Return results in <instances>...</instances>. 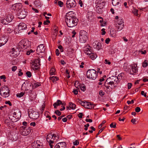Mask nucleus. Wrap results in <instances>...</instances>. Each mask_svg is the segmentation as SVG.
<instances>
[{
    "label": "nucleus",
    "instance_id": "obj_1",
    "mask_svg": "<svg viewBox=\"0 0 148 148\" xmlns=\"http://www.w3.org/2000/svg\"><path fill=\"white\" fill-rule=\"evenodd\" d=\"M119 81L118 77L116 76H112L107 79L104 86L107 89H109V87L111 88H114Z\"/></svg>",
    "mask_w": 148,
    "mask_h": 148
},
{
    "label": "nucleus",
    "instance_id": "obj_2",
    "mask_svg": "<svg viewBox=\"0 0 148 148\" xmlns=\"http://www.w3.org/2000/svg\"><path fill=\"white\" fill-rule=\"evenodd\" d=\"M65 21L68 27H73L77 25L78 20L75 17L66 15L65 16Z\"/></svg>",
    "mask_w": 148,
    "mask_h": 148
},
{
    "label": "nucleus",
    "instance_id": "obj_3",
    "mask_svg": "<svg viewBox=\"0 0 148 148\" xmlns=\"http://www.w3.org/2000/svg\"><path fill=\"white\" fill-rule=\"evenodd\" d=\"M59 138V136H57L55 134L49 133L47 137V141L49 143V145L51 148H53V145L52 144L54 142V140L56 139L58 140Z\"/></svg>",
    "mask_w": 148,
    "mask_h": 148
},
{
    "label": "nucleus",
    "instance_id": "obj_4",
    "mask_svg": "<svg viewBox=\"0 0 148 148\" xmlns=\"http://www.w3.org/2000/svg\"><path fill=\"white\" fill-rule=\"evenodd\" d=\"M21 112L20 111H17L14 112L13 113V115L10 116L9 118L12 122H15L17 121L21 118Z\"/></svg>",
    "mask_w": 148,
    "mask_h": 148
},
{
    "label": "nucleus",
    "instance_id": "obj_5",
    "mask_svg": "<svg viewBox=\"0 0 148 148\" xmlns=\"http://www.w3.org/2000/svg\"><path fill=\"white\" fill-rule=\"evenodd\" d=\"M97 73L94 69H89L86 73V75L87 78L94 80L97 77Z\"/></svg>",
    "mask_w": 148,
    "mask_h": 148
},
{
    "label": "nucleus",
    "instance_id": "obj_6",
    "mask_svg": "<svg viewBox=\"0 0 148 148\" xmlns=\"http://www.w3.org/2000/svg\"><path fill=\"white\" fill-rule=\"evenodd\" d=\"M79 37L80 41L81 43L86 42L88 39L87 33L84 30L80 31Z\"/></svg>",
    "mask_w": 148,
    "mask_h": 148
},
{
    "label": "nucleus",
    "instance_id": "obj_7",
    "mask_svg": "<svg viewBox=\"0 0 148 148\" xmlns=\"http://www.w3.org/2000/svg\"><path fill=\"white\" fill-rule=\"evenodd\" d=\"M10 91L8 88L6 86H4L1 88L0 93L4 97H6L9 95Z\"/></svg>",
    "mask_w": 148,
    "mask_h": 148
},
{
    "label": "nucleus",
    "instance_id": "obj_8",
    "mask_svg": "<svg viewBox=\"0 0 148 148\" xmlns=\"http://www.w3.org/2000/svg\"><path fill=\"white\" fill-rule=\"evenodd\" d=\"M20 132L23 136H27L31 132V129L29 127L25 126L20 127Z\"/></svg>",
    "mask_w": 148,
    "mask_h": 148
},
{
    "label": "nucleus",
    "instance_id": "obj_9",
    "mask_svg": "<svg viewBox=\"0 0 148 148\" xmlns=\"http://www.w3.org/2000/svg\"><path fill=\"white\" fill-rule=\"evenodd\" d=\"M40 59L38 58L31 61L30 63L32 69L34 70H36L39 68L40 64Z\"/></svg>",
    "mask_w": 148,
    "mask_h": 148
},
{
    "label": "nucleus",
    "instance_id": "obj_10",
    "mask_svg": "<svg viewBox=\"0 0 148 148\" xmlns=\"http://www.w3.org/2000/svg\"><path fill=\"white\" fill-rule=\"evenodd\" d=\"M116 29L117 31L122 30L124 27L123 20L122 19L118 20L115 25Z\"/></svg>",
    "mask_w": 148,
    "mask_h": 148
},
{
    "label": "nucleus",
    "instance_id": "obj_11",
    "mask_svg": "<svg viewBox=\"0 0 148 148\" xmlns=\"http://www.w3.org/2000/svg\"><path fill=\"white\" fill-rule=\"evenodd\" d=\"M129 73L130 75H135L138 71V68L136 64H131Z\"/></svg>",
    "mask_w": 148,
    "mask_h": 148
},
{
    "label": "nucleus",
    "instance_id": "obj_12",
    "mask_svg": "<svg viewBox=\"0 0 148 148\" xmlns=\"http://www.w3.org/2000/svg\"><path fill=\"white\" fill-rule=\"evenodd\" d=\"M19 12L18 13V18L20 19L25 18L27 14V12L25 10L20 9L18 10Z\"/></svg>",
    "mask_w": 148,
    "mask_h": 148
},
{
    "label": "nucleus",
    "instance_id": "obj_13",
    "mask_svg": "<svg viewBox=\"0 0 148 148\" xmlns=\"http://www.w3.org/2000/svg\"><path fill=\"white\" fill-rule=\"evenodd\" d=\"M66 4V8L70 9L75 6L76 2L74 0H67Z\"/></svg>",
    "mask_w": 148,
    "mask_h": 148
},
{
    "label": "nucleus",
    "instance_id": "obj_14",
    "mask_svg": "<svg viewBox=\"0 0 148 148\" xmlns=\"http://www.w3.org/2000/svg\"><path fill=\"white\" fill-rule=\"evenodd\" d=\"M18 50L16 48L15 49L14 48L12 49L10 53V56L12 57H16L19 54V52L17 51Z\"/></svg>",
    "mask_w": 148,
    "mask_h": 148
},
{
    "label": "nucleus",
    "instance_id": "obj_15",
    "mask_svg": "<svg viewBox=\"0 0 148 148\" xmlns=\"http://www.w3.org/2000/svg\"><path fill=\"white\" fill-rule=\"evenodd\" d=\"M42 143L38 140L34 141L32 144L33 148H45L42 147Z\"/></svg>",
    "mask_w": 148,
    "mask_h": 148
},
{
    "label": "nucleus",
    "instance_id": "obj_16",
    "mask_svg": "<svg viewBox=\"0 0 148 148\" xmlns=\"http://www.w3.org/2000/svg\"><path fill=\"white\" fill-rule=\"evenodd\" d=\"M45 49V47L43 44H40L37 47V53H43Z\"/></svg>",
    "mask_w": 148,
    "mask_h": 148
},
{
    "label": "nucleus",
    "instance_id": "obj_17",
    "mask_svg": "<svg viewBox=\"0 0 148 148\" xmlns=\"http://www.w3.org/2000/svg\"><path fill=\"white\" fill-rule=\"evenodd\" d=\"M8 41L7 37L3 36L1 38H0V47L4 45Z\"/></svg>",
    "mask_w": 148,
    "mask_h": 148
},
{
    "label": "nucleus",
    "instance_id": "obj_18",
    "mask_svg": "<svg viewBox=\"0 0 148 148\" xmlns=\"http://www.w3.org/2000/svg\"><path fill=\"white\" fill-rule=\"evenodd\" d=\"M22 7L21 4V3H18L13 5L12 6L11 8L14 10L18 11L19 9Z\"/></svg>",
    "mask_w": 148,
    "mask_h": 148
},
{
    "label": "nucleus",
    "instance_id": "obj_19",
    "mask_svg": "<svg viewBox=\"0 0 148 148\" xmlns=\"http://www.w3.org/2000/svg\"><path fill=\"white\" fill-rule=\"evenodd\" d=\"M66 143L64 142H61L56 145L54 148H66Z\"/></svg>",
    "mask_w": 148,
    "mask_h": 148
},
{
    "label": "nucleus",
    "instance_id": "obj_20",
    "mask_svg": "<svg viewBox=\"0 0 148 148\" xmlns=\"http://www.w3.org/2000/svg\"><path fill=\"white\" fill-rule=\"evenodd\" d=\"M61 104L62 106H64L65 103H62L61 101L60 100H58L57 101L54 103L53 104V106L55 109L57 108V106H60Z\"/></svg>",
    "mask_w": 148,
    "mask_h": 148
},
{
    "label": "nucleus",
    "instance_id": "obj_21",
    "mask_svg": "<svg viewBox=\"0 0 148 148\" xmlns=\"http://www.w3.org/2000/svg\"><path fill=\"white\" fill-rule=\"evenodd\" d=\"M27 25L23 23H20L18 25V28L19 30L25 29L27 28Z\"/></svg>",
    "mask_w": 148,
    "mask_h": 148
},
{
    "label": "nucleus",
    "instance_id": "obj_22",
    "mask_svg": "<svg viewBox=\"0 0 148 148\" xmlns=\"http://www.w3.org/2000/svg\"><path fill=\"white\" fill-rule=\"evenodd\" d=\"M84 53L88 56L90 55V54L92 53L91 49L88 47H85L84 48Z\"/></svg>",
    "mask_w": 148,
    "mask_h": 148
},
{
    "label": "nucleus",
    "instance_id": "obj_23",
    "mask_svg": "<svg viewBox=\"0 0 148 148\" xmlns=\"http://www.w3.org/2000/svg\"><path fill=\"white\" fill-rule=\"evenodd\" d=\"M31 116L32 119H36L39 117V114L38 112H34L32 113Z\"/></svg>",
    "mask_w": 148,
    "mask_h": 148
},
{
    "label": "nucleus",
    "instance_id": "obj_24",
    "mask_svg": "<svg viewBox=\"0 0 148 148\" xmlns=\"http://www.w3.org/2000/svg\"><path fill=\"white\" fill-rule=\"evenodd\" d=\"M129 65L127 62H125L124 64L123 69L125 71L127 72H129L130 70V68L129 67Z\"/></svg>",
    "mask_w": 148,
    "mask_h": 148
},
{
    "label": "nucleus",
    "instance_id": "obj_25",
    "mask_svg": "<svg viewBox=\"0 0 148 148\" xmlns=\"http://www.w3.org/2000/svg\"><path fill=\"white\" fill-rule=\"evenodd\" d=\"M13 18V16L11 14H9L7 16V18H6V21L8 22H11Z\"/></svg>",
    "mask_w": 148,
    "mask_h": 148
},
{
    "label": "nucleus",
    "instance_id": "obj_26",
    "mask_svg": "<svg viewBox=\"0 0 148 148\" xmlns=\"http://www.w3.org/2000/svg\"><path fill=\"white\" fill-rule=\"evenodd\" d=\"M88 104H87V106L86 108L89 109H92L96 105L95 104H93V103H91L90 102H88Z\"/></svg>",
    "mask_w": 148,
    "mask_h": 148
},
{
    "label": "nucleus",
    "instance_id": "obj_27",
    "mask_svg": "<svg viewBox=\"0 0 148 148\" xmlns=\"http://www.w3.org/2000/svg\"><path fill=\"white\" fill-rule=\"evenodd\" d=\"M110 32L111 36L114 37L116 36V31L113 28H111Z\"/></svg>",
    "mask_w": 148,
    "mask_h": 148
},
{
    "label": "nucleus",
    "instance_id": "obj_28",
    "mask_svg": "<svg viewBox=\"0 0 148 148\" xmlns=\"http://www.w3.org/2000/svg\"><path fill=\"white\" fill-rule=\"evenodd\" d=\"M120 2V0H112V4L113 5L116 6L118 5Z\"/></svg>",
    "mask_w": 148,
    "mask_h": 148
},
{
    "label": "nucleus",
    "instance_id": "obj_29",
    "mask_svg": "<svg viewBox=\"0 0 148 148\" xmlns=\"http://www.w3.org/2000/svg\"><path fill=\"white\" fill-rule=\"evenodd\" d=\"M93 16V14L92 12L90 11L88 12L87 16L89 19L91 18Z\"/></svg>",
    "mask_w": 148,
    "mask_h": 148
},
{
    "label": "nucleus",
    "instance_id": "obj_30",
    "mask_svg": "<svg viewBox=\"0 0 148 148\" xmlns=\"http://www.w3.org/2000/svg\"><path fill=\"white\" fill-rule=\"evenodd\" d=\"M95 45L96 48L98 50H99L102 47V45L99 42H98L97 45L96 43H95Z\"/></svg>",
    "mask_w": 148,
    "mask_h": 148
},
{
    "label": "nucleus",
    "instance_id": "obj_31",
    "mask_svg": "<svg viewBox=\"0 0 148 148\" xmlns=\"http://www.w3.org/2000/svg\"><path fill=\"white\" fill-rule=\"evenodd\" d=\"M88 56L92 60H94L96 58L97 56L95 53H92L90 55H89Z\"/></svg>",
    "mask_w": 148,
    "mask_h": 148
},
{
    "label": "nucleus",
    "instance_id": "obj_32",
    "mask_svg": "<svg viewBox=\"0 0 148 148\" xmlns=\"http://www.w3.org/2000/svg\"><path fill=\"white\" fill-rule=\"evenodd\" d=\"M138 10L134 8L132 10V12L134 14L135 16H138Z\"/></svg>",
    "mask_w": 148,
    "mask_h": 148
},
{
    "label": "nucleus",
    "instance_id": "obj_33",
    "mask_svg": "<svg viewBox=\"0 0 148 148\" xmlns=\"http://www.w3.org/2000/svg\"><path fill=\"white\" fill-rule=\"evenodd\" d=\"M69 105L70 106V108H71L72 109H75V108L76 105L71 102L69 103Z\"/></svg>",
    "mask_w": 148,
    "mask_h": 148
},
{
    "label": "nucleus",
    "instance_id": "obj_34",
    "mask_svg": "<svg viewBox=\"0 0 148 148\" xmlns=\"http://www.w3.org/2000/svg\"><path fill=\"white\" fill-rule=\"evenodd\" d=\"M50 79L53 82H56V81L58 80V77L54 76L51 77H50Z\"/></svg>",
    "mask_w": 148,
    "mask_h": 148
},
{
    "label": "nucleus",
    "instance_id": "obj_35",
    "mask_svg": "<svg viewBox=\"0 0 148 148\" xmlns=\"http://www.w3.org/2000/svg\"><path fill=\"white\" fill-rule=\"evenodd\" d=\"M80 88L83 91H84L86 90V87L83 84H80L79 86V88Z\"/></svg>",
    "mask_w": 148,
    "mask_h": 148
},
{
    "label": "nucleus",
    "instance_id": "obj_36",
    "mask_svg": "<svg viewBox=\"0 0 148 148\" xmlns=\"http://www.w3.org/2000/svg\"><path fill=\"white\" fill-rule=\"evenodd\" d=\"M50 73L51 75H55L56 74V71L55 69L54 68H52L50 70Z\"/></svg>",
    "mask_w": 148,
    "mask_h": 148
},
{
    "label": "nucleus",
    "instance_id": "obj_37",
    "mask_svg": "<svg viewBox=\"0 0 148 148\" xmlns=\"http://www.w3.org/2000/svg\"><path fill=\"white\" fill-rule=\"evenodd\" d=\"M77 102L79 103L82 106H83L84 107V103L85 102V101H82L81 100H80L79 99H77L76 101Z\"/></svg>",
    "mask_w": 148,
    "mask_h": 148
},
{
    "label": "nucleus",
    "instance_id": "obj_38",
    "mask_svg": "<svg viewBox=\"0 0 148 148\" xmlns=\"http://www.w3.org/2000/svg\"><path fill=\"white\" fill-rule=\"evenodd\" d=\"M33 87L36 88L40 85V84L38 82L34 83L32 84Z\"/></svg>",
    "mask_w": 148,
    "mask_h": 148
},
{
    "label": "nucleus",
    "instance_id": "obj_39",
    "mask_svg": "<svg viewBox=\"0 0 148 148\" xmlns=\"http://www.w3.org/2000/svg\"><path fill=\"white\" fill-rule=\"evenodd\" d=\"M0 22L2 24L4 25H6L8 23V21H6V19H1L0 20Z\"/></svg>",
    "mask_w": 148,
    "mask_h": 148
},
{
    "label": "nucleus",
    "instance_id": "obj_40",
    "mask_svg": "<svg viewBox=\"0 0 148 148\" xmlns=\"http://www.w3.org/2000/svg\"><path fill=\"white\" fill-rule=\"evenodd\" d=\"M80 85V84L79 82L77 81H76L74 83V86L77 89H79V86Z\"/></svg>",
    "mask_w": 148,
    "mask_h": 148
},
{
    "label": "nucleus",
    "instance_id": "obj_41",
    "mask_svg": "<svg viewBox=\"0 0 148 148\" xmlns=\"http://www.w3.org/2000/svg\"><path fill=\"white\" fill-rule=\"evenodd\" d=\"M19 47H20L21 49H23V48H25V45L24 43H23L21 42H20L19 44Z\"/></svg>",
    "mask_w": 148,
    "mask_h": 148
},
{
    "label": "nucleus",
    "instance_id": "obj_42",
    "mask_svg": "<svg viewBox=\"0 0 148 148\" xmlns=\"http://www.w3.org/2000/svg\"><path fill=\"white\" fill-rule=\"evenodd\" d=\"M148 65V63L146 60H145L142 64V66L143 67H145L147 66Z\"/></svg>",
    "mask_w": 148,
    "mask_h": 148
},
{
    "label": "nucleus",
    "instance_id": "obj_43",
    "mask_svg": "<svg viewBox=\"0 0 148 148\" xmlns=\"http://www.w3.org/2000/svg\"><path fill=\"white\" fill-rule=\"evenodd\" d=\"M110 125L111 128H115L116 127V123L114 122H112L110 124Z\"/></svg>",
    "mask_w": 148,
    "mask_h": 148
},
{
    "label": "nucleus",
    "instance_id": "obj_44",
    "mask_svg": "<svg viewBox=\"0 0 148 148\" xmlns=\"http://www.w3.org/2000/svg\"><path fill=\"white\" fill-rule=\"evenodd\" d=\"M24 95V93L23 92H21L20 93H17L16 95V96L20 98L23 96Z\"/></svg>",
    "mask_w": 148,
    "mask_h": 148
},
{
    "label": "nucleus",
    "instance_id": "obj_45",
    "mask_svg": "<svg viewBox=\"0 0 148 148\" xmlns=\"http://www.w3.org/2000/svg\"><path fill=\"white\" fill-rule=\"evenodd\" d=\"M58 4L60 7H62L63 6V3L61 1H58Z\"/></svg>",
    "mask_w": 148,
    "mask_h": 148
},
{
    "label": "nucleus",
    "instance_id": "obj_46",
    "mask_svg": "<svg viewBox=\"0 0 148 148\" xmlns=\"http://www.w3.org/2000/svg\"><path fill=\"white\" fill-rule=\"evenodd\" d=\"M123 75L124 74L123 73H121L119 75L118 77H118V79H121V78H122V77L123 76Z\"/></svg>",
    "mask_w": 148,
    "mask_h": 148
},
{
    "label": "nucleus",
    "instance_id": "obj_47",
    "mask_svg": "<svg viewBox=\"0 0 148 148\" xmlns=\"http://www.w3.org/2000/svg\"><path fill=\"white\" fill-rule=\"evenodd\" d=\"M26 75L29 77H30L31 76V73L30 71L27 72H26Z\"/></svg>",
    "mask_w": 148,
    "mask_h": 148
},
{
    "label": "nucleus",
    "instance_id": "obj_48",
    "mask_svg": "<svg viewBox=\"0 0 148 148\" xmlns=\"http://www.w3.org/2000/svg\"><path fill=\"white\" fill-rule=\"evenodd\" d=\"M13 31V29H12L10 27H8L7 28V31L9 33H11Z\"/></svg>",
    "mask_w": 148,
    "mask_h": 148
},
{
    "label": "nucleus",
    "instance_id": "obj_49",
    "mask_svg": "<svg viewBox=\"0 0 148 148\" xmlns=\"http://www.w3.org/2000/svg\"><path fill=\"white\" fill-rule=\"evenodd\" d=\"M135 110L136 112H139L140 110V107H137L135 108Z\"/></svg>",
    "mask_w": 148,
    "mask_h": 148
},
{
    "label": "nucleus",
    "instance_id": "obj_50",
    "mask_svg": "<svg viewBox=\"0 0 148 148\" xmlns=\"http://www.w3.org/2000/svg\"><path fill=\"white\" fill-rule=\"evenodd\" d=\"M105 93L102 90H100L99 92V95L100 96L102 97L104 95Z\"/></svg>",
    "mask_w": 148,
    "mask_h": 148
},
{
    "label": "nucleus",
    "instance_id": "obj_51",
    "mask_svg": "<svg viewBox=\"0 0 148 148\" xmlns=\"http://www.w3.org/2000/svg\"><path fill=\"white\" fill-rule=\"evenodd\" d=\"M55 113L58 116H60L61 115V112L58 110H56L55 111Z\"/></svg>",
    "mask_w": 148,
    "mask_h": 148
},
{
    "label": "nucleus",
    "instance_id": "obj_52",
    "mask_svg": "<svg viewBox=\"0 0 148 148\" xmlns=\"http://www.w3.org/2000/svg\"><path fill=\"white\" fill-rule=\"evenodd\" d=\"M50 23V21L49 20H47L46 21H45L44 22L43 24L44 25H48V23Z\"/></svg>",
    "mask_w": 148,
    "mask_h": 148
},
{
    "label": "nucleus",
    "instance_id": "obj_53",
    "mask_svg": "<svg viewBox=\"0 0 148 148\" xmlns=\"http://www.w3.org/2000/svg\"><path fill=\"white\" fill-rule=\"evenodd\" d=\"M104 127L102 128L101 129L99 130L98 133L97 134V135L96 136V137H97V136L104 129Z\"/></svg>",
    "mask_w": 148,
    "mask_h": 148
},
{
    "label": "nucleus",
    "instance_id": "obj_54",
    "mask_svg": "<svg viewBox=\"0 0 148 148\" xmlns=\"http://www.w3.org/2000/svg\"><path fill=\"white\" fill-rule=\"evenodd\" d=\"M79 142L77 140H76L75 141L73 142V144L75 145H77L79 144Z\"/></svg>",
    "mask_w": 148,
    "mask_h": 148
},
{
    "label": "nucleus",
    "instance_id": "obj_55",
    "mask_svg": "<svg viewBox=\"0 0 148 148\" xmlns=\"http://www.w3.org/2000/svg\"><path fill=\"white\" fill-rule=\"evenodd\" d=\"M58 48L60 50V51L61 52H62L63 51V47L62 45H59L58 47Z\"/></svg>",
    "mask_w": 148,
    "mask_h": 148
},
{
    "label": "nucleus",
    "instance_id": "obj_56",
    "mask_svg": "<svg viewBox=\"0 0 148 148\" xmlns=\"http://www.w3.org/2000/svg\"><path fill=\"white\" fill-rule=\"evenodd\" d=\"M101 34L102 35H105L106 34V32L105 31V29L104 28L102 29L101 30Z\"/></svg>",
    "mask_w": 148,
    "mask_h": 148
},
{
    "label": "nucleus",
    "instance_id": "obj_57",
    "mask_svg": "<svg viewBox=\"0 0 148 148\" xmlns=\"http://www.w3.org/2000/svg\"><path fill=\"white\" fill-rule=\"evenodd\" d=\"M141 94L142 95H143L145 97L147 96L146 93H145L144 91H142L141 92Z\"/></svg>",
    "mask_w": 148,
    "mask_h": 148
},
{
    "label": "nucleus",
    "instance_id": "obj_58",
    "mask_svg": "<svg viewBox=\"0 0 148 148\" xmlns=\"http://www.w3.org/2000/svg\"><path fill=\"white\" fill-rule=\"evenodd\" d=\"M104 63L106 64H108L109 65L110 64H111V62L109 60H107V59L105 60Z\"/></svg>",
    "mask_w": 148,
    "mask_h": 148
},
{
    "label": "nucleus",
    "instance_id": "obj_59",
    "mask_svg": "<svg viewBox=\"0 0 148 148\" xmlns=\"http://www.w3.org/2000/svg\"><path fill=\"white\" fill-rule=\"evenodd\" d=\"M17 67L16 66H13L12 68V70L13 71H15Z\"/></svg>",
    "mask_w": 148,
    "mask_h": 148
},
{
    "label": "nucleus",
    "instance_id": "obj_60",
    "mask_svg": "<svg viewBox=\"0 0 148 148\" xmlns=\"http://www.w3.org/2000/svg\"><path fill=\"white\" fill-rule=\"evenodd\" d=\"M132 86V84L131 83H128L127 84V87L128 89L131 88Z\"/></svg>",
    "mask_w": 148,
    "mask_h": 148
},
{
    "label": "nucleus",
    "instance_id": "obj_61",
    "mask_svg": "<svg viewBox=\"0 0 148 148\" xmlns=\"http://www.w3.org/2000/svg\"><path fill=\"white\" fill-rule=\"evenodd\" d=\"M134 102V100H132L131 101H127V103L128 104H133Z\"/></svg>",
    "mask_w": 148,
    "mask_h": 148
},
{
    "label": "nucleus",
    "instance_id": "obj_62",
    "mask_svg": "<svg viewBox=\"0 0 148 148\" xmlns=\"http://www.w3.org/2000/svg\"><path fill=\"white\" fill-rule=\"evenodd\" d=\"M83 113L80 112L78 114V117L80 118H82Z\"/></svg>",
    "mask_w": 148,
    "mask_h": 148
},
{
    "label": "nucleus",
    "instance_id": "obj_63",
    "mask_svg": "<svg viewBox=\"0 0 148 148\" xmlns=\"http://www.w3.org/2000/svg\"><path fill=\"white\" fill-rule=\"evenodd\" d=\"M97 12L99 13H101L102 12V10L101 8H99L98 9Z\"/></svg>",
    "mask_w": 148,
    "mask_h": 148
},
{
    "label": "nucleus",
    "instance_id": "obj_64",
    "mask_svg": "<svg viewBox=\"0 0 148 148\" xmlns=\"http://www.w3.org/2000/svg\"><path fill=\"white\" fill-rule=\"evenodd\" d=\"M131 121L133 124H135V122L136 121V120L135 119H132L131 120Z\"/></svg>",
    "mask_w": 148,
    "mask_h": 148
}]
</instances>
